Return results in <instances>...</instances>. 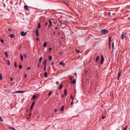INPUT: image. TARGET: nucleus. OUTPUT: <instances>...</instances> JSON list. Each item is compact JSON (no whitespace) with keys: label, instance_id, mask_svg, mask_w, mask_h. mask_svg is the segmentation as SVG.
Returning <instances> with one entry per match:
<instances>
[{"label":"nucleus","instance_id":"obj_49","mask_svg":"<svg viewBox=\"0 0 130 130\" xmlns=\"http://www.w3.org/2000/svg\"><path fill=\"white\" fill-rule=\"evenodd\" d=\"M105 117V116H102V119H104Z\"/></svg>","mask_w":130,"mask_h":130},{"label":"nucleus","instance_id":"obj_63","mask_svg":"<svg viewBox=\"0 0 130 130\" xmlns=\"http://www.w3.org/2000/svg\"><path fill=\"white\" fill-rule=\"evenodd\" d=\"M57 109H54V111H55H55H57Z\"/></svg>","mask_w":130,"mask_h":130},{"label":"nucleus","instance_id":"obj_9","mask_svg":"<svg viewBox=\"0 0 130 130\" xmlns=\"http://www.w3.org/2000/svg\"><path fill=\"white\" fill-rule=\"evenodd\" d=\"M37 98V96L35 95H33L31 99L34 100L35 99Z\"/></svg>","mask_w":130,"mask_h":130},{"label":"nucleus","instance_id":"obj_42","mask_svg":"<svg viewBox=\"0 0 130 130\" xmlns=\"http://www.w3.org/2000/svg\"><path fill=\"white\" fill-rule=\"evenodd\" d=\"M0 121H1V122L3 121V120L2 119V118H1V117H0Z\"/></svg>","mask_w":130,"mask_h":130},{"label":"nucleus","instance_id":"obj_5","mask_svg":"<svg viewBox=\"0 0 130 130\" xmlns=\"http://www.w3.org/2000/svg\"><path fill=\"white\" fill-rule=\"evenodd\" d=\"M26 34H27L26 32H25V33L23 31H22L21 32V35L22 36H25V35H26Z\"/></svg>","mask_w":130,"mask_h":130},{"label":"nucleus","instance_id":"obj_64","mask_svg":"<svg viewBox=\"0 0 130 130\" xmlns=\"http://www.w3.org/2000/svg\"><path fill=\"white\" fill-rule=\"evenodd\" d=\"M31 115V113L29 115V116H30Z\"/></svg>","mask_w":130,"mask_h":130},{"label":"nucleus","instance_id":"obj_61","mask_svg":"<svg viewBox=\"0 0 130 130\" xmlns=\"http://www.w3.org/2000/svg\"><path fill=\"white\" fill-rule=\"evenodd\" d=\"M54 64V62H52V65H53Z\"/></svg>","mask_w":130,"mask_h":130},{"label":"nucleus","instance_id":"obj_37","mask_svg":"<svg viewBox=\"0 0 130 130\" xmlns=\"http://www.w3.org/2000/svg\"><path fill=\"white\" fill-rule=\"evenodd\" d=\"M52 59V57L51 56H49V60H51Z\"/></svg>","mask_w":130,"mask_h":130},{"label":"nucleus","instance_id":"obj_27","mask_svg":"<svg viewBox=\"0 0 130 130\" xmlns=\"http://www.w3.org/2000/svg\"><path fill=\"white\" fill-rule=\"evenodd\" d=\"M76 82V80L75 79L72 80L71 82V83L73 84H74Z\"/></svg>","mask_w":130,"mask_h":130},{"label":"nucleus","instance_id":"obj_19","mask_svg":"<svg viewBox=\"0 0 130 130\" xmlns=\"http://www.w3.org/2000/svg\"><path fill=\"white\" fill-rule=\"evenodd\" d=\"M8 128L10 129H12L14 130H15V129L14 128H13L10 126L9 127H8Z\"/></svg>","mask_w":130,"mask_h":130},{"label":"nucleus","instance_id":"obj_30","mask_svg":"<svg viewBox=\"0 0 130 130\" xmlns=\"http://www.w3.org/2000/svg\"><path fill=\"white\" fill-rule=\"evenodd\" d=\"M52 93V91H50L48 94V96H50Z\"/></svg>","mask_w":130,"mask_h":130},{"label":"nucleus","instance_id":"obj_34","mask_svg":"<svg viewBox=\"0 0 130 130\" xmlns=\"http://www.w3.org/2000/svg\"><path fill=\"white\" fill-rule=\"evenodd\" d=\"M14 66L15 67V68H16L17 67V63L16 62H15L14 63Z\"/></svg>","mask_w":130,"mask_h":130},{"label":"nucleus","instance_id":"obj_55","mask_svg":"<svg viewBox=\"0 0 130 130\" xmlns=\"http://www.w3.org/2000/svg\"><path fill=\"white\" fill-rule=\"evenodd\" d=\"M111 41H109V45H111Z\"/></svg>","mask_w":130,"mask_h":130},{"label":"nucleus","instance_id":"obj_24","mask_svg":"<svg viewBox=\"0 0 130 130\" xmlns=\"http://www.w3.org/2000/svg\"><path fill=\"white\" fill-rule=\"evenodd\" d=\"M20 59L22 61H23V57L22 55L21 54L20 55Z\"/></svg>","mask_w":130,"mask_h":130},{"label":"nucleus","instance_id":"obj_10","mask_svg":"<svg viewBox=\"0 0 130 130\" xmlns=\"http://www.w3.org/2000/svg\"><path fill=\"white\" fill-rule=\"evenodd\" d=\"M9 37L11 38H13L14 37L15 35L13 34H10L9 35Z\"/></svg>","mask_w":130,"mask_h":130},{"label":"nucleus","instance_id":"obj_4","mask_svg":"<svg viewBox=\"0 0 130 130\" xmlns=\"http://www.w3.org/2000/svg\"><path fill=\"white\" fill-rule=\"evenodd\" d=\"M104 61V59L102 55L101 56V63L102 64Z\"/></svg>","mask_w":130,"mask_h":130},{"label":"nucleus","instance_id":"obj_11","mask_svg":"<svg viewBox=\"0 0 130 130\" xmlns=\"http://www.w3.org/2000/svg\"><path fill=\"white\" fill-rule=\"evenodd\" d=\"M99 58L100 57L99 56H97L95 59V62H98L99 60Z\"/></svg>","mask_w":130,"mask_h":130},{"label":"nucleus","instance_id":"obj_17","mask_svg":"<svg viewBox=\"0 0 130 130\" xmlns=\"http://www.w3.org/2000/svg\"><path fill=\"white\" fill-rule=\"evenodd\" d=\"M24 92H25L24 91H22L19 90V91H18L16 92H15L17 93H23Z\"/></svg>","mask_w":130,"mask_h":130},{"label":"nucleus","instance_id":"obj_29","mask_svg":"<svg viewBox=\"0 0 130 130\" xmlns=\"http://www.w3.org/2000/svg\"><path fill=\"white\" fill-rule=\"evenodd\" d=\"M59 64L60 65H62V66H64V64H63V62L62 61H61V62H60L59 63Z\"/></svg>","mask_w":130,"mask_h":130},{"label":"nucleus","instance_id":"obj_36","mask_svg":"<svg viewBox=\"0 0 130 130\" xmlns=\"http://www.w3.org/2000/svg\"><path fill=\"white\" fill-rule=\"evenodd\" d=\"M111 37L110 36L109 37V41H111Z\"/></svg>","mask_w":130,"mask_h":130},{"label":"nucleus","instance_id":"obj_7","mask_svg":"<svg viewBox=\"0 0 130 130\" xmlns=\"http://www.w3.org/2000/svg\"><path fill=\"white\" fill-rule=\"evenodd\" d=\"M24 9L25 10H27V11L29 10L28 6L25 5L24 6Z\"/></svg>","mask_w":130,"mask_h":130},{"label":"nucleus","instance_id":"obj_23","mask_svg":"<svg viewBox=\"0 0 130 130\" xmlns=\"http://www.w3.org/2000/svg\"><path fill=\"white\" fill-rule=\"evenodd\" d=\"M63 86V85L62 84H60V86H59V89H61L62 87Z\"/></svg>","mask_w":130,"mask_h":130},{"label":"nucleus","instance_id":"obj_50","mask_svg":"<svg viewBox=\"0 0 130 130\" xmlns=\"http://www.w3.org/2000/svg\"><path fill=\"white\" fill-rule=\"evenodd\" d=\"M40 63H38V66H37V67H38V68H39V67H40Z\"/></svg>","mask_w":130,"mask_h":130},{"label":"nucleus","instance_id":"obj_31","mask_svg":"<svg viewBox=\"0 0 130 130\" xmlns=\"http://www.w3.org/2000/svg\"><path fill=\"white\" fill-rule=\"evenodd\" d=\"M127 126H126L125 128L122 130H126L127 128Z\"/></svg>","mask_w":130,"mask_h":130},{"label":"nucleus","instance_id":"obj_18","mask_svg":"<svg viewBox=\"0 0 130 130\" xmlns=\"http://www.w3.org/2000/svg\"><path fill=\"white\" fill-rule=\"evenodd\" d=\"M42 59V57H41L40 58L38 63H40Z\"/></svg>","mask_w":130,"mask_h":130},{"label":"nucleus","instance_id":"obj_54","mask_svg":"<svg viewBox=\"0 0 130 130\" xmlns=\"http://www.w3.org/2000/svg\"><path fill=\"white\" fill-rule=\"evenodd\" d=\"M36 40L38 41H39V38H37Z\"/></svg>","mask_w":130,"mask_h":130},{"label":"nucleus","instance_id":"obj_33","mask_svg":"<svg viewBox=\"0 0 130 130\" xmlns=\"http://www.w3.org/2000/svg\"><path fill=\"white\" fill-rule=\"evenodd\" d=\"M112 49L113 50L114 49V42H113L112 43Z\"/></svg>","mask_w":130,"mask_h":130},{"label":"nucleus","instance_id":"obj_13","mask_svg":"<svg viewBox=\"0 0 130 130\" xmlns=\"http://www.w3.org/2000/svg\"><path fill=\"white\" fill-rule=\"evenodd\" d=\"M121 72H119L118 73V80H119V76L121 75Z\"/></svg>","mask_w":130,"mask_h":130},{"label":"nucleus","instance_id":"obj_26","mask_svg":"<svg viewBox=\"0 0 130 130\" xmlns=\"http://www.w3.org/2000/svg\"><path fill=\"white\" fill-rule=\"evenodd\" d=\"M65 3H68L69 2V0H62Z\"/></svg>","mask_w":130,"mask_h":130},{"label":"nucleus","instance_id":"obj_58","mask_svg":"<svg viewBox=\"0 0 130 130\" xmlns=\"http://www.w3.org/2000/svg\"><path fill=\"white\" fill-rule=\"evenodd\" d=\"M58 35H60V33L59 32H58Z\"/></svg>","mask_w":130,"mask_h":130},{"label":"nucleus","instance_id":"obj_6","mask_svg":"<svg viewBox=\"0 0 130 130\" xmlns=\"http://www.w3.org/2000/svg\"><path fill=\"white\" fill-rule=\"evenodd\" d=\"M39 33L38 32V29H36V35L37 37H38L39 36Z\"/></svg>","mask_w":130,"mask_h":130},{"label":"nucleus","instance_id":"obj_25","mask_svg":"<svg viewBox=\"0 0 130 130\" xmlns=\"http://www.w3.org/2000/svg\"><path fill=\"white\" fill-rule=\"evenodd\" d=\"M44 75L45 77H46L47 76V72L44 73Z\"/></svg>","mask_w":130,"mask_h":130},{"label":"nucleus","instance_id":"obj_51","mask_svg":"<svg viewBox=\"0 0 130 130\" xmlns=\"http://www.w3.org/2000/svg\"><path fill=\"white\" fill-rule=\"evenodd\" d=\"M73 79V77L71 76H70V79L71 80H72Z\"/></svg>","mask_w":130,"mask_h":130},{"label":"nucleus","instance_id":"obj_46","mask_svg":"<svg viewBox=\"0 0 130 130\" xmlns=\"http://www.w3.org/2000/svg\"><path fill=\"white\" fill-rule=\"evenodd\" d=\"M8 30L9 31H10V32L12 31V30H11V29H10V28H8Z\"/></svg>","mask_w":130,"mask_h":130},{"label":"nucleus","instance_id":"obj_15","mask_svg":"<svg viewBox=\"0 0 130 130\" xmlns=\"http://www.w3.org/2000/svg\"><path fill=\"white\" fill-rule=\"evenodd\" d=\"M6 63H7V64L8 65H10V62L9 60H7V61L6 62Z\"/></svg>","mask_w":130,"mask_h":130},{"label":"nucleus","instance_id":"obj_1","mask_svg":"<svg viewBox=\"0 0 130 130\" xmlns=\"http://www.w3.org/2000/svg\"><path fill=\"white\" fill-rule=\"evenodd\" d=\"M127 36V34L126 32L123 33L121 35V38L122 40L126 38Z\"/></svg>","mask_w":130,"mask_h":130},{"label":"nucleus","instance_id":"obj_38","mask_svg":"<svg viewBox=\"0 0 130 130\" xmlns=\"http://www.w3.org/2000/svg\"><path fill=\"white\" fill-rule=\"evenodd\" d=\"M35 103V101L33 102L32 103V104H31V105L33 106L34 105Z\"/></svg>","mask_w":130,"mask_h":130},{"label":"nucleus","instance_id":"obj_43","mask_svg":"<svg viewBox=\"0 0 130 130\" xmlns=\"http://www.w3.org/2000/svg\"><path fill=\"white\" fill-rule=\"evenodd\" d=\"M48 23L47 22H45V26H47L48 25Z\"/></svg>","mask_w":130,"mask_h":130},{"label":"nucleus","instance_id":"obj_3","mask_svg":"<svg viewBox=\"0 0 130 130\" xmlns=\"http://www.w3.org/2000/svg\"><path fill=\"white\" fill-rule=\"evenodd\" d=\"M49 24L48 26V28H50L53 25L52 21H51V20H49Z\"/></svg>","mask_w":130,"mask_h":130},{"label":"nucleus","instance_id":"obj_12","mask_svg":"<svg viewBox=\"0 0 130 130\" xmlns=\"http://www.w3.org/2000/svg\"><path fill=\"white\" fill-rule=\"evenodd\" d=\"M4 53L5 57H8V55L7 52L5 51L4 52Z\"/></svg>","mask_w":130,"mask_h":130},{"label":"nucleus","instance_id":"obj_60","mask_svg":"<svg viewBox=\"0 0 130 130\" xmlns=\"http://www.w3.org/2000/svg\"><path fill=\"white\" fill-rule=\"evenodd\" d=\"M24 76L25 78H26V75L25 74L24 75Z\"/></svg>","mask_w":130,"mask_h":130},{"label":"nucleus","instance_id":"obj_57","mask_svg":"<svg viewBox=\"0 0 130 130\" xmlns=\"http://www.w3.org/2000/svg\"><path fill=\"white\" fill-rule=\"evenodd\" d=\"M59 83L58 81H57L56 82V84H58Z\"/></svg>","mask_w":130,"mask_h":130},{"label":"nucleus","instance_id":"obj_59","mask_svg":"<svg viewBox=\"0 0 130 130\" xmlns=\"http://www.w3.org/2000/svg\"><path fill=\"white\" fill-rule=\"evenodd\" d=\"M109 45V48L110 49H111V45Z\"/></svg>","mask_w":130,"mask_h":130},{"label":"nucleus","instance_id":"obj_47","mask_svg":"<svg viewBox=\"0 0 130 130\" xmlns=\"http://www.w3.org/2000/svg\"><path fill=\"white\" fill-rule=\"evenodd\" d=\"M33 108V106H31L30 108V110H31Z\"/></svg>","mask_w":130,"mask_h":130},{"label":"nucleus","instance_id":"obj_22","mask_svg":"<svg viewBox=\"0 0 130 130\" xmlns=\"http://www.w3.org/2000/svg\"><path fill=\"white\" fill-rule=\"evenodd\" d=\"M46 44V42H44L43 45V46L44 47H45L47 45Z\"/></svg>","mask_w":130,"mask_h":130},{"label":"nucleus","instance_id":"obj_44","mask_svg":"<svg viewBox=\"0 0 130 130\" xmlns=\"http://www.w3.org/2000/svg\"><path fill=\"white\" fill-rule=\"evenodd\" d=\"M46 66H44V70H46Z\"/></svg>","mask_w":130,"mask_h":130},{"label":"nucleus","instance_id":"obj_62","mask_svg":"<svg viewBox=\"0 0 130 130\" xmlns=\"http://www.w3.org/2000/svg\"><path fill=\"white\" fill-rule=\"evenodd\" d=\"M57 29V27H56L55 28V29Z\"/></svg>","mask_w":130,"mask_h":130},{"label":"nucleus","instance_id":"obj_14","mask_svg":"<svg viewBox=\"0 0 130 130\" xmlns=\"http://www.w3.org/2000/svg\"><path fill=\"white\" fill-rule=\"evenodd\" d=\"M64 106H62L61 107L60 109V111H62L63 110L64 108Z\"/></svg>","mask_w":130,"mask_h":130},{"label":"nucleus","instance_id":"obj_53","mask_svg":"<svg viewBox=\"0 0 130 130\" xmlns=\"http://www.w3.org/2000/svg\"><path fill=\"white\" fill-rule=\"evenodd\" d=\"M73 104V101H72V102H71L70 104L71 105H72Z\"/></svg>","mask_w":130,"mask_h":130},{"label":"nucleus","instance_id":"obj_2","mask_svg":"<svg viewBox=\"0 0 130 130\" xmlns=\"http://www.w3.org/2000/svg\"><path fill=\"white\" fill-rule=\"evenodd\" d=\"M101 33L102 35H105L107 34L108 32V31L105 29H104L101 30Z\"/></svg>","mask_w":130,"mask_h":130},{"label":"nucleus","instance_id":"obj_21","mask_svg":"<svg viewBox=\"0 0 130 130\" xmlns=\"http://www.w3.org/2000/svg\"><path fill=\"white\" fill-rule=\"evenodd\" d=\"M41 27V26L40 25V23H39L38 24V26L37 27L38 29H39Z\"/></svg>","mask_w":130,"mask_h":130},{"label":"nucleus","instance_id":"obj_39","mask_svg":"<svg viewBox=\"0 0 130 130\" xmlns=\"http://www.w3.org/2000/svg\"><path fill=\"white\" fill-rule=\"evenodd\" d=\"M75 51L77 53H78L80 51L79 50L77 49H76Z\"/></svg>","mask_w":130,"mask_h":130},{"label":"nucleus","instance_id":"obj_16","mask_svg":"<svg viewBox=\"0 0 130 130\" xmlns=\"http://www.w3.org/2000/svg\"><path fill=\"white\" fill-rule=\"evenodd\" d=\"M59 22L61 24H64V22L63 21H59Z\"/></svg>","mask_w":130,"mask_h":130},{"label":"nucleus","instance_id":"obj_41","mask_svg":"<svg viewBox=\"0 0 130 130\" xmlns=\"http://www.w3.org/2000/svg\"><path fill=\"white\" fill-rule=\"evenodd\" d=\"M0 41L2 43H4V40L2 39H1L0 40Z\"/></svg>","mask_w":130,"mask_h":130},{"label":"nucleus","instance_id":"obj_32","mask_svg":"<svg viewBox=\"0 0 130 130\" xmlns=\"http://www.w3.org/2000/svg\"><path fill=\"white\" fill-rule=\"evenodd\" d=\"M70 98H71L72 99V101H73V100H74V98H73V96H72V95H71V96H70Z\"/></svg>","mask_w":130,"mask_h":130},{"label":"nucleus","instance_id":"obj_56","mask_svg":"<svg viewBox=\"0 0 130 130\" xmlns=\"http://www.w3.org/2000/svg\"><path fill=\"white\" fill-rule=\"evenodd\" d=\"M64 95L62 94V98H63L64 97Z\"/></svg>","mask_w":130,"mask_h":130},{"label":"nucleus","instance_id":"obj_28","mask_svg":"<svg viewBox=\"0 0 130 130\" xmlns=\"http://www.w3.org/2000/svg\"><path fill=\"white\" fill-rule=\"evenodd\" d=\"M2 74L0 73V79L2 80Z\"/></svg>","mask_w":130,"mask_h":130},{"label":"nucleus","instance_id":"obj_40","mask_svg":"<svg viewBox=\"0 0 130 130\" xmlns=\"http://www.w3.org/2000/svg\"><path fill=\"white\" fill-rule=\"evenodd\" d=\"M22 66L21 65H19V67L20 69H21L22 68Z\"/></svg>","mask_w":130,"mask_h":130},{"label":"nucleus","instance_id":"obj_35","mask_svg":"<svg viewBox=\"0 0 130 130\" xmlns=\"http://www.w3.org/2000/svg\"><path fill=\"white\" fill-rule=\"evenodd\" d=\"M23 56L25 58H27V56L26 55V54L25 53L24 54H23Z\"/></svg>","mask_w":130,"mask_h":130},{"label":"nucleus","instance_id":"obj_45","mask_svg":"<svg viewBox=\"0 0 130 130\" xmlns=\"http://www.w3.org/2000/svg\"><path fill=\"white\" fill-rule=\"evenodd\" d=\"M10 80L11 81L13 80V78L12 77H10Z\"/></svg>","mask_w":130,"mask_h":130},{"label":"nucleus","instance_id":"obj_52","mask_svg":"<svg viewBox=\"0 0 130 130\" xmlns=\"http://www.w3.org/2000/svg\"><path fill=\"white\" fill-rule=\"evenodd\" d=\"M52 48L51 47H50L49 48V51H51V50H52Z\"/></svg>","mask_w":130,"mask_h":130},{"label":"nucleus","instance_id":"obj_8","mask_svg":"<svg viewBox=\"0 0 130 130\" xmlns=\"http://www.w3.org/2000/svg\"><path fill=\"white\" fill-rule=\"evenodd\" d=\"M47 63V59H45L43 63V64L44 66H46V64Z\"/></svg>","mask_w":130,"mask_h":130},{"label":"nucleus","instance_id":"obj_20","mask_svg":"<svg viewBox=\"0 0 130 130\" xmlns=\"http://www.w3.org/2000/svg\"><path fill=\"white\" fill-rule=\"evenodd\" d=\"M64 94L66 96L67 95V91L66 89H65L64 90Z\"/></svg>","mask_w":130,"mask_h":130},{"label":"nucleus","instance_id":"obj_48","mask_svg":"<svg viewBox=\"0 0 130 130\" xmlns=\"http://www.w3.org/2000/svg\"><path fill=\"white\" fill-rule=\"evenodd\" d=\"M30 68L29 67H28L27 68V70H29L30 69Z\"/></svg>","mask_w":130,"mask_h":130}]
</instances>
